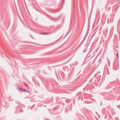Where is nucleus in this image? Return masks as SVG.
I'll list each match as a JSON object with an SVG mask.
<instances>
[{
    "instance_id": "f257e3e1",
    "label": "nucleus",
    "mask_w": 120,
    "mask_h": 120,
    "mask_svg": "<svg viewBox=\"0 0 120 120\" xmlns=\"http://www.w3.org/2000/svg\"><path fill=\"white\" fill-rule=\"evenodd\" d=\"M23 112L22 109L20 106H18L15 107V112L17 113L19 112Z\"/></svg>"
},
{
    "instance_id": "f03ea898",
    "label": "nucleus",
    "mask_w": 120,
    "mask_h": 120,
    "mask_svg": "<svg viewBox=\"0 0 120 120\" xmlns=\"http://www.w3.org/2000/svg\"><path fill=\"white\" fill-rule=\"evenodd\" d=\"M51 33H50V32H48V33H41V34H42L46 35V34H50Z\"/></svg>"
},
{
    "instance_id": "7ed1b4c3",
    "label": "nucleus",
    "mask_w": 120,
    "mask_h": 120,
    "mask_svg": "<svg viewBox=\"0 0 120 120\" xmlns=\"http://www.w3.org/2000/svg\"><path fill=\"white\" fill-rule=\"evenodd\" d=\"M18 90L19 91H22V89L21 88H20L19 87H18Z\"/></svg>"
},
{
    "instance_id": "20e7f679",
    "label": "nucleus",
    "mask_w": 120,
    "mask_h": 120,
    "mask_svg": "<svg viewBox=\"0 0 120 120\" xmlns=\"http://www.w3.org/2000/svg\"><path fill=\"white\" fill-rule=\"evenodd\" d=\"M23 83H24V85H25V86L26 87H28V85H27V84L26 83H25V82H23Z\"/></svg>"
},
{
    "instance_id": "39448f33",
    "label": "nucleus",
    "mask_w": 120,
    "mask_h": 120,
    "mask_svg": "<svg viewBox=\"0 0 120 120\" xmlns=\"http://www.w3.org/2000/svg\"><path fill=\"white\" fill-rule=\"evenodd\" d=\"M107 74H109V70L108 69L107 70Z\"/></svg>"
},
{
    "instance_id": "423d86ee",
    "label": "nucleus",
    "mask_w": 120,
    "mask_h": 120,
    "mask_svg": "<svg viewBox=\"0 0 120 120\" xmlns=\"http://www.w3.org/2000/svg\"><path fill=\"white\" fill-rule=\"evenodd\" d=\"M25 91L26 92H28V93H30V92H29V91H28V90H26Z\"/></svg>"
},
{
    "instance_id": "0eeeda50",
    "label": "nucleus",
    "mask_w": 120,
    "mask_h": 120,
    "mask_svg": "<svg viewBox=\"0 0 120 120\" xmlns=\"http://www.w3.org/2000/svg\"><path fill=\"white\" fill-rule=\"evenodd\" d=\"M117 58H118V52L117 53Z\"/></svg>"
},
{
    "instance_id": "6e6552de",
    "label": "nucleus",
    "mask_w": 120,
    "mask_h": 120,
    "mask_svg": "<svg viewBox=\"0 0 120 120\" xmlns=\"http://www.w3.org/2000/svg\"><path fill=\"white\" fill-rule=\"evenodd\" d=\"M25 90H26L25 89H22V91H25Z\"/></svg>"
},
{
    "instance_id": "1a4fd4ad",
    "label": "nucleus",
    "mask_w": 120,
    "mask_h": 120,
    "mask_svg": "<svg viewBox=\"0 0 120 120\" xmlns=\"http://www.w3.org/2000/svg\"><path fill=\"white\" fill-rule=\"evenodd\" d=\"M30 37H31V38H32L33 39H34V38H33V37L30 34Z\"/></svg>"
},
{
    "instance_id": "9d476101",
    "label": "nucleus",
    "mask_w": 120,
    "mask_h": 120,
    "mask_svg": "<svg viewBox=\"0 0 120 120\" xmlns=\"http://www.w3.org/2000/svg\"><path fill=\"white\" fill-rule=\"evenodd\" d=\"M63 105H64V103H63Z\"/></svg>"
},
{
    "instance_id": "9b49d317",
    "label": "nucleus",
    "mask_w": 120,
    "mask_h": 120,
    "mask_svg": "<svg viewBox=\"0 0 120 120\" xmlns=\"http://www.w3.org/2000/svg\"><path fill=\"white\" fill-rule=\"evenodd\" d=\"M66 101L67 103V101L66 100Z\"/></svg>"
},
{
    "instance_id": "f8f14e48",
    "label": "nucleus",
    "mask_w": 120,
    "mask_h": 120,
    "mask_svg": "<svg viewBox=\"0 0 120 120\" xmlns=\"http://www.w3.org/2000/svg\"><path fill=\"white\" fill-rule=\"evenodd\" d=\"M96 113L97 114H98L97 113V112H96Z\"/></svg>"
}]
</instances>
